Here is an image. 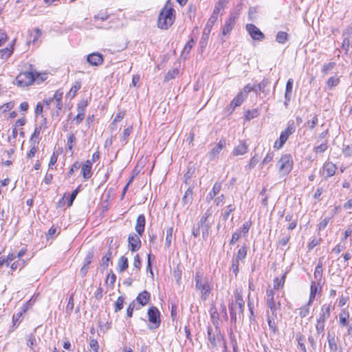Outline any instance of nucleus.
Listing matches in <instances>:
<instances>
[{
  "instance_id": "nucleus-57",
  "label": "nucleus",
  "mask_w": 352,
  "mask_h": 352,
  "mask_svg": "<svg viewBox=\"0 0 352 352\" xmlns=\"http://www.w3.org/2000/svg\"><path fill=\"white\" fill-rule=\"evenodd\" d=\"M94 258V250H89L88 253L87 254L85 260H84V264H87V265H89V264L91 263L92 259Z\"/></svg>"
},
{
  "instance_id": "nucleus-64",
  "label": "nucleus",
  "mask_w": 352,
  "mask_h": 352,
  "mask_svg": "<svg viewBox=\"0 0 352 352\" xmlns=\"http://www.w3.org/2000/svg\"><path fill=\"white\" fill-rule=\"evenodd\" d=\"M90 347L93 350L94 352H98L99 346L98 341L95 339H92L90 341Z\"/></svg>"
},
{
  "instance_id": "nucleus-3",
  "label": "nucleus",
  "mask_w": 352,
  "mask_h": 352,
  "mask_svg": "<svg viewBox=\"0 0 352 352\" xmlns=\"http://www.w3.org/2000/svg\"><path fill=\"white\" fill-rule=\"evenodd\" d=\"M203 274L197 272L195 275V287L201 293L200 297L201 300H206L209 297L211 290L212 289V284L206 278H202Z\"/></svg>"
},
{
  "instance_id": "nucleus-48",
  "label": "nucleus",
  "mask_w": 352,
  "mask_h": 352,
  "mask_svg": "<svg viewBox=\"0 0 352 352\" xmlns=\"http://www.w3.org/2000/svg\"><path fill=\"white\" fill-rule=\"evenodd\" d=\"M87 106L86 101H81L77 107L78 113L85 116V109Z\"/></svg>"
},
{
  "instance_id": "nucleus-35",
  "label": "nucleus",
  "mask_w": 352,
  "mask_h": 352,
  "mask_svg": "<svg viewBox=\"0 0 352 352\" xmlns=\"http://www.w3.org/2000/svg\"><path fill=\"white\" fill-rule=\"evenodd\" d=\"M173 228L172 227L168 228L166 230V247H170L173 238Z\"/></svg>"
},
{
  "instance_id": "nucleus-24",
  "label": "nucleus",
  "mask_w": 352,
  "mask_h": 352,
  "mask_svg": "<svg viewBox=\"0 0 352 352\" xmlns=\"http://www.w3.org/2000/svg\"><path fill=\"white\" fill-rule=\"evenodd\" d=\"M192 199H193L192 189L191 188H188L186 190V192L183 196L182 201L184 205L189 206L192 203Z\"/></svg>"
},
{
  "instance_id": "nucleus-10",
  "label": "nucleus",
  "mask_w": 352,
  "mask_h": 352,
  "mask_svg": "<svg viewBox=\"0 0 352 352\" xmlns=\"http://www.w3.org/2000/svg\"><path fill=\"white\" fill-rule=\"evenodd\" d=\"M230 320L232 323H236L237 319H241L243 316L244 305L237 304H230L229 306Z\"/></svg>"
},
{
  "instance_id": "nucleus-56",
  "label": "nucleus",
  "mask_w": 352,
  "mask_h": 352,
  "mask_svg": "<svg viewBox=\"0 0 352 352\" xmlns=\"http://www.w3.org/2000/svg\"><path fill=\"white\" fill-rule=\"evenodd\" d=\"M58 159L57 154L54 152L52 155H51L50 163H49V168L48 171H50L51 169H53V166L56 163Z\"/></svg>"
},
{
  "instance_id": "nucleus-58",
  "label": "nucleus",
  "mask_w": 352,
  "mask_h": 352,
  "mask_svg": "<svg viewBox=\"0 0 352 352\" xmlns=\"http://www.w3.org/2000/svg\"><path fill=\"white\" fill-rule=\"evenodd\" d=\"M322 265L319 263L318 264V265L316 267L315 272H314V276H315L316 279H317V280L320 279V278L322 277Z\"/></svg>"
},
{
  "instance_id": "nucleus-43",
  "label": "nucleus",
  "mask_w": 352,
  "mask_h": 352,
  "mask_svg": "<svg viewBox=\"0 0 352 352\" xmlns=\"http://www.w3.org/2000/svg\"><path fill=\"white\" fill-rule=\"evenodd\" d=\"M124 298L122 296H119L115 302V311L118 312L123 308Z\"/></svg>"
},
{
  "instance_id": "nucleus-18",
  "label": "nucleus",
  "mask_w": 352,
  "mask_h": 352,
  "mask_svg": "<svg viewBox=\"0 0 352 352\" xmlns=\"http://www.w3.org/2000/svg\"><path fill=\"white\" fill-rule=\"evenodd\" d=\"M225 140H221L211 150L209 153V157L210 160L214 159L222 151L223 148L225 146Z\"/></svg>"
},
{
  "instance_id": "nucleus-37",
  "label": "nucleus",
  "mask_w": 352,
  "mask_h": 352,
  "mask_svg": "<svg viewBox=\"0 0 352 352\" xmlns=\"http://www.w3.org/2000/svg\"><path fill=\"white\" fill-rule=\"evenodd\" d=\"M246 254H247V248L245 246H243L238 250L236 257L234 258L237 261H242L245 258Z\"/></svg>"
},
{
  "instance_id": "nucleus-11",
  "label": "nucleus",
  "mask_w": 352,
  "mask_h": 352,
  "mask_svg": "<svg viewBox=\"0 0 352 352\" xmlns=\"http://www.w3.org/2000/svg\"><path fill=\"white\" fill-rule=\"evenodd\" d=\"M245 29L253 40L263 41L265 38V34L254 24H247Z\"/></svg>"
},
{
  "instance_id": "nucleus-22",
  "label": "nucleus",
  "mask_w": 352,
  "mask_h": 352,
  "mask_svg": "<svg viewBox=\"0 0 352 352\" xmlns=\"http://www.w3.org/2000/svg\"><path fill=\"white\" fill-rule=\"evenodd\" d=\"M217 19H218L217 16H216L213 14H211L210 17L208 19V20L206 24V26L204 28V32H203V33H204V35H206V36L209 35V34L212 28V26L217 21Z\"/></svg>"
},
{
  "instance_id": "nucleus-5",
  "label": "nucleus",
  "mask_w": 352,
  "mask_h": 352,
  "mask_svg": "<svg viewBox=\"0 0 352 352\" xmlns=\"http://www.w3.org/2000/svg\"><path fill=\"white\" fill-rule=\"evenodd\" d=\"M38 76V74H34L32 72H21L16 77V84L21 87H28L32 85Z\"/></svg>"
},
{
  "instance_id": "nucleus-26",
  "label": "nucleus",
  "mask_w": 352,
  "mask_h": 352,
  "mask_svg": "<svg viewBox=\"0 0 352 352\" xmlns=\"http://www.w3.org/2000/svg\"><path fill=\"white\" fill-rule=\"evenodd\" d=\"M41 35V30L38 28H35L33 31L30 32L28 43H34Z\"/></svg>"
},
{
  "instance_id": "nucleus-19",
  "label": "nucleus",
  "mask_w": 352,
  "mask_h": 352,
  "mask_svg": "<svg viewBox=\"0 0 352 352\" xmlns=\"http://www.w3.org/2000/svg\"><path fill=\"white\" fill-rule=\"evenodd\" d=\"M151 298V295L148 292L144 290L140 292L136 297V301L142 306L146 305Z\"/></svg>"
},
{
  "instance_id": "nucleus-36",
  "label": "nucleus",
  "mask_w": 352,
  "mask_h": 352,
  "mask_svg": "<svg viewBox=\"0 0 352 352\" xmlns=\"http://www.w3.org/2000/svg\"><path fill=\"white\" fill-rule=\"evenodd\" d=\"M258 116L257 109L248 110L245 112V118L246 120H251Z\"/></svg>"
},
{
  "instance_id": "nucleus-25",
  "label": "nucleus",
  "mask_w": 352,
  "mask_h": 352,
  "mask_svg": "<svg viewBox=\"0 0 352 352\" xmlns=\"http://www.w3.org/2000/svg\"><path fill=\"white\" fill-rule=\"evenodd\" d=\"M349 314L344 308L339 314V322L342 326H347L349 324Z\"/></svg>"
},
{
  "instance_id": "nucleus-55",
  "label": "nucleus",
  "mask_w": 352,
  "mask_h": 352,
  "mask_svg": "<svg viewBox=\"0 0 352 352\" xmlns=\"http://www.w3.org/2000/svg\"><path fill=\"white\" fill-rule=\"evenodd\" d=\"M80 186H78L70 195L69 200L68 201V206H71L73 204L74 200L76 197L78 193L80 191Z\"/></svg>"
},
{
  "instance_id": "nucleus-42",
  "label": "nucleus",
  "mask_w": 352,
  "mask_h": 352,
  "mask_svg": "<svg viewBox=\"0 0 352 352\" xmlns=\"http://www.w3.org/2000/svg\"><path fill=\"white\" fill-rule=\"evenodd\" d=\"M36 344V337L34 334H30L27 338V345L32 349L34 350V346Z\"/></svg>"
},
{
  "instance_id": "nucleus-47",
  "label": "nucleus",
  "mask_w": 352,
  "mask_h": 352,
  "mask_svg": "<svg viewBox=\"0 0 352 352\" xmlns=\"http://www.w3.org/2000/svg\"><path fill=\"white\" fill-rule=\"evenodd\" d=\"M252 91H254L255 92L257 93V89H256V85L255 86H252L250 84H248L247 85H245L244 87L243 91H240V93L241 94H245V98H247L248 94L250 93Z\"/></svg>"
},
{
  "instance_id": "nucleus-41",
  "label": "nucleus",
  "mask_w": 352,
  "mask_h": 352,
  "mask_svg": "<svg viewBox=\"0 0 352 352\" xmlns=\"http://www.w3.org/2000/svg\"><path fill=\"white\" fill-rule=\"evenodd\" d=\"M76 138L74 133L69 134L67 140V146L69 150H72L76 144Z\"/></svg>"
},
{
  "instance_id": "nucleus-13",
  "label": "nucleus",
  "mask_w": 352,
  "mask_h": 352,
  "mask_svg": "<svg viewBox=\"0 0 352 352\" xmlns=\"http://www.w3.org/2000/svg\"><path fill=\"white\" fill-rule=\"evenodd\" d=\"M236 16L233 14H230L229 18L226 21L225 24L222 28V34L225 36L230 35L232 30L233 29Z\"/></svg>"
},
{
  "instance_id": "nucleus-30",
  "label": "nucleus",
  "mask_w": 352,
  "mask_h": 352,
  "mask_svg": "<svg viewBox=\"0 0 352 352\" xmlns=\"http://www.w3.org/2000/svg\"><path fill=\"white\" fill-rule=\"evenodd\" d=\"M286 274H287V273L285 272V274H283V276H281L280 278H279L278 277L274 278V289H278L280 288L283 287L285 281Z\"/></svg>"
},
{
  "instance_id": "nucleus-40",
  "label": "nucleus",
  "mask_w": 352,
  "mask_h": 352,
  "mask_svg": "<svg viewBox=\"0 0 352 352\" xmlns=\"http://www.w3.org/2000/svg\"><path fill=\"white\" fill-rule=\"evenodd\" d=\"M320 174L324 178H328L330 177V165L329 163L326 162L322 168L320 170Z\"/></svg>"
},
{
  "instance_id": "nucleus-16",
  "label": "nucleus",
  "mask_w": 352,
  "mask_h": 352,
  "mask_svg": "<svg viewBox=\"0 0 352 352\" xmlns=\"http://www.w3.org/2000/svg\"><path fill=\"white\" fill-rule=\"evenodd\" d=\"M145 217L144 214H140L138 215L137 219H136V224H135V231L137 233L142 236L144 231V227H145Z\"/></svg>"
},
{
  "instance_id": "nucleus-17",
  "label": "nucleus",
  "mask_w": 352,
  "mask_h": 352,
  "mask_svg": "<svg viewBox=\"0 0 352 352\" xmlns=\"http://www.w3.org/2000/svg\"><path fill=\"white\" fill-rule=\"evenodd\" d=\"M248 151V145L245 141H241L239 144L234 148L232 153L234 156L242 155L245 154Z\"/></svg>"
},
{
  "instance_id": "nucleus-4",
  "label": "nucleus",
  "mask_w": 352,
  "mask_h": 352,
  "mask_svg": "<svg viewBox=\"0 0 352 352\" xmlns=\"http://www.w3.org/2000/svg\"><path fill=\"white\" fill-rule=\"evenodd\" d=\"M293 159L291 155L285 154L281 156L277 162L279 173L281 176L288 175L293 168Z\"/></svg>"
},
{
  "instance_id": "nucleus-31",
  "label": "nucleus",
  "mask_w": 352,
  "mask_h": 352,
  "mask_svg": "<svg viewBox=\"0 0 352 352\" xmlns=\"http://www.w3.org/2000/svg\"><path fill=\"white\" fill-rule=\"evenodd\" d=\"M128 266L129 264L127 258L124 256H121L118 263V268L120 272L124 271L126 269H127Z\"/></svg>"
},
{
  "instance_id": "nucleus-27",
  "label": "nucleus",
  "mask_w": 352,
  "mask_h": 352,
  "mask_svg": "<svg viewBox=\"0 0 352 352\" xmlns=\"http://www.w3.org/2000/svg\"><path fill=\"white\" fill-rule=\"evenodd\" d=\"M111 18V15L107 13L106 10H100L97 14L94 16V22L98 21H104Z\"/></svg>"
},
{
  "instance_id": "nucleus-50",
  "label": "nucleus",
  "mask_w": 352,
  "mask_h": 352,
  "mask_svg": "<svg viewBox=\"0 0 352 352\" xmlns=\"http://www.w3.org/2000/svg\"><path fill=\"white\" fill-rule=\"evenodd\" d=\"M41 126H36L35 129H34V131L33 132V133L31 135V138H30V144H34V142L36 143V141L34 140L35 138H37L40 133H41Z\"/></svg>"
},
{
  "instance_id": "nucleus-29",
  "label": "nucleus",
  "mask_w": 352,
  "mask_h": 352,
  "mask_svg": "<svg viewBox=\"0 0 352 352\" xmlns=\"http://www.w3.org/2000/svg\"><path fill=\"white\" fill-rule=\"evenodd\" d=\"M289 35L283 31L278 32L276 36V41L280 44H285L288 41Z\"/></svg>"
},
{
  "instance_id": "nucleus-28",
  "label": "nucleus",
  "mask_w": 352,
  "mask_h": 352,
  "mask_svg": "<svg viewBox=\"0 0 352 352\" xmlns=\"http://www.w3.org/2000/svg\"><path fill=\"white\" fill-rule=\"evenodd\" d=\"M210 314L211 320H212V322L213 323V324L214 326H219V314L218 313L217 309L214 306H212L210 308Z\"/></svg>"
},
{
  "instance_id": "nucleus-38",
  "label": "nucleus",
  "mask_w": 352,
  "mask_h": 352,
  "mask_svg": "<svg viewBox=\"0 0 352 352\" xmlns=\"http://www.w3.org/2000/svg\"><path fill=\"white\" fill-rule=\"evenodd\" d=\"M12 53V47H6L4 49L0 50V58L2 59H7L10 56V55Z\"/></svg>"
},
{
  "instance_id": "nucleus-63",
  "label": "nucleus",
  "mask_w": 352,
  "mask_h": 352,
  "mask_svg": "<svg viewBox=\"0 0 352 352\" xmlns=\"http://www.w3.org/2000/svg\"><path fill=\"white\" fill-rule=\"evenodd\" d=\"M239 261H237L234 258L232 259L231 270H232L235 276H237L239 272Z\"/></svg>"
},
{
  "instance_id": "nucleus-7",
  "label": "nucleus",
  "mask_w": 352,
  "mask_h": 352,
  "mask_svg": "<svg viewBox=\"0 0 352 352\" xmlns=\"http://www.w3.org/2000/svg\"><path fill=\"white\" fill-rule=\"evenodd\" d=\"M296 126L294 122H289L287 128L284 131H282L279 138L278 142H275L274 146L280 148L287 140L289 136L294 133Z\"/></svg>"
},
{
  "instance_id": "nucleus-14",
  "label": "nucleus",
  "mask_w": 352,
  "mask_h": 352,
  "mask_svg": "<svg viewBox=\"0 0 352 352\" xmlns=\"http://www.w3.org/2000/svg\"><path fill=\"white\" fill-rule=\"evenodd\" d=\"M87 60L92 66H98L103 63L104 59L101 54L94 52L87 56Z\"/></svg>"
},
{
  "instance_id": "nucleus-60",
  "label": "nucleus",
  "mask_w": 352,
  "mask_h": 352,
  "mask_svg": "<svg viewBox=\"0 0 352 352\" xmlns=\"http://www.w3.org/2000/svg\"><path fill=\"white\" fill-rule=\"evenodd\" d=\"M133 267L136 269V271H139L141 267V261L140 258L138 254H136L134 257L133 263Z\"/></svg>"
},
{
  "instance_id": "nucleus-8",
  "label": "nucleus",
  "mask_w": 352,
  "mask_h": 352,
  "mask_svg": "<svg viewBox=\"0 0 352 352\" xmlns=\"http://www.w3.org/2000/svg\"><path fill=\"white\" fill-rule=\"evenodd\" d=\"M322 313L317 319L316 329L318 332L323 333L324 329V320L330 316V305H324L322 307Z\"/></svg>"
},
{
  "instance_id": "nucleus-44",
  "label": "nucleus",
  "mask_w": 352,
  "mask_h": 352,
  "mask_svg": "<svg viewBox=\"0 0 352 352\" xmlns=\"http://www.w3.org/2000/svg\"><path fill=\"white\" fill-rule=\"evenodd\" d=\"M131 132H132V126H129L124 130L122 138H121V141L122 142V143L124 144H125L127 142L126 139L131 135Z\"/></svg>"
},
{
  "instance_id": "nucleus-62",
  "label": "nucleus",
  "mask_w": 352,
  "mask_h": 352,
  "mask_svg": "<svg viewBox=\"0 0 352 352\" xmlns=\"http://www.w3.org/2000/svg\"><path fill=\"white\" fill-rule=\"evenodd\" d=\"M202 227V236L206 240L208 237L209 234V228L210 227V225H200Z\"/></svg>"
},
{
  "instance_id": "nucleus-61",
  "label": "nucleus",
  "mask_w": 352,
  "mask_h": 352,
  "mask_svg": "<svg viewBox=\"0 0 352 352\" xmlns=\"http://www.w3.org/2000/svg\"><path fill=\"white\" fill-rule=\"evenodd\" d=\"M235 301L232 302L231 304H237L240 305H244V301L243 300L242 295L240 293H236L235 294Z\"/></svg>"
},
{
  "instance_id": "nucleus-9",
  "label": "nucleus",
  "mask_w": 352,
  "mask_h": 352,
  "mask_svg": "<svg viewBox=\"0 0 352 352\" xmlns=\"http://www.w3.org/2000/svg\"><path fill=\"white\" fill-rule=\"evenodd\" d=\"M148 321L153 324V326L149 327L150 329L159 327L161 323L160 313L157 307L153 306L148 309Z\"/></svg>"
},
{
  "instance_id": "nucleus-59",
  "label": "nucleus",
  "mask_w": 352,
  "mask_h": 352,
  "mask_svg": "<svg viewBox=\"0 0 352 352\" xmlns=\"http://www.w3.org/2000/svg\"><path fill=\"white\" fill-rule=\"evenodd\" d=\"M309 305H306L300 309L299 314L302 318H305L308 316L309 313Z\"/></svg>"
},
{
  "instance_id": "nucleus-6",
  "label": "nucleus",
  "mask_w": 352,
  "mask_h": 352,
  "mask_svg": "<svg viewBox=\"0 0 352 352\" xmlns=\"http://www.w3.org/2000/svg\"><path fill=\"white\" fill-rule=\"evenodd\" d=\"M207 337L212 347H217L218 342L223 340V335L219 326H214V329L208 326L207 327Z\"/></svg>"
},
{
  "instance_id": "nucleus-21",
  "label": "nucleus",
  "mask_w": 352,
  "mask_h": 352,
  "mask_svg": "<svg viewBox=\"0 0 352 352\" xmlns=\"http://www.w3.org/2000/svg\"><path fill=\"white\" fill-rule=\"evenodd\" d=\"M245 94H241L240 92L234 97L230 103V107L232 111L236 107L240 106L245 99Z\"/></svg>"
},
{
  "instance_id": "nucleus-51",
  "label": "nucleus",
  "mask_w": 352,
  "mask_h": 352,
  "mask_svg": "<svg viewBox=\"0 0 352 352\" xmlns=\"http://www.w3.org/2000/svg\"><path fill=\"white\" fill-rule=\"evenodd\" d=\"M177 74L178 71L176 69L169 70L164 76V81L167 82L171 79L175 78Z\"/></svg>"
},
{
  "instance_id": "nucleus-52",
  "label": "nucleus",
  "mask_w": 352,
  "mask_h": 352,
  "mask_svg": "<svg viewBox=\"0 0 352 352\" xmlns=\"http://www.w3.org/2000/svg\"><path fill=\"white\" fill-rule=\"evenodd\" d=\"M270 80L268 79H263L260 83L256 85L257 89V92L261 91H264L265 88L268 86L270 84Z\"/></svg>"
},
{
  "instance_id": "nucleus-23",
  "label": "nucleus",
  "mask_w": 352,
  "mask_h": 352,
  "mask_svg": "<svg viewBox=\"0 0 352 352\" xmlns=\"http://www.w3.org/2000/svg\"><path fill=\"white\" fill-rule=\"evenodd\" d=\"M25 311V309L23 308L22 311L14 314L12 316V326L10 327V329L9 330V332L13 331L19 325L20 323L19 319L22 316L23 313Z\"/></svg>"
},
{
  "instance_id": "nucleus-32",
  "label": "nucleus",
  "mask_w": 352,
  "mask_h": 352,
  "mask_svg": "<svg viewBox=\"0 0 352 352\" xmlns=\"http://www.w3.org/2000/svg\"><path fill=\"white\" fill-rule=\"evenodd\" d=\"M296 340L298 342V347L300 348V349L302 352H307L306 347H305V342H306L305 337L300 334H297L296 335Z\"/></svg>"
},
{
  "instance_id": "nucleus-54",
  "label": "nucleus",
  "mask_w": 352,
  "mask_h": 352,
  "mask_svg": "<svg viewBox=\"0 0 352 352\" xmlns=\"http://www.w3.org/2000/svg\"><path fill=\"white\" fill-rule=\"evenodd\" d=\"M81 166V164L78 162H75L71 166L68 171V177H70L75 171L78 170Z\"/></svg>"
},
{
  "instance_id": "nucleus-15",
  "label": "nucleus",
  "mask_w": 352,
  "mask_h": 352,
  "mask_svg": "<svg viewBox=\"0 0 352 352\" xmlns=\"http://www.w3.org/2000/svg\"><path fill=\"white\" fill-rule=\"evenodd\" d=\"M92 162L91 160H87L82 166L81 173L85 179H89L92 175L91 171Z\"/></svg>"
},
{
  "instance_id": "nucleus-1",
  "label": "nucleus",
  "mask_w": 352,
  "mask_h": 352,
  "mask_svg": "<svg viewBox=\"0 0 352 352\" xmlns=\"http://www.w3.org/2000/svg\"><path fill=\"white\" fill-rule=\"evenodd\" d=\"M266 302L269 310L267 311V320L270 329L274 334L278 332L276 326L278 320V311L280 309V302L274 300V292L272 289H267Z\"/></svg>"
},
{
  "instance_id": "nucleus-12",
  "label": "nucleus",
  "mask_w": 352,
  "mask_h": 352,
  "mask_svg": "<svg viewBox=\"0 0 352 352\" xmlns=\"http://www.w3.org/2000/svg\"><path fill=\"white\" fill-rule=\"evenodd\" d=\"M140 236L138 234L131 233L129 235L128 243L129 249L131 252L138 251L141 247Z\"/></svg>"
},
{
  "instance_id": "nucleus-39",
  "label": "nucleus",
  "mask_w": 352,
  "mask_h": 352,
  "mask_svg": "<svg viewBox=\"0 0 352 352\" xmlns=\"http://www.w3.org/2000/svg\"><path fill=\"white\" fill-rule=\"evenodd\" d=\"M310 117L305 125L309 129H313L318 123V118L316 115H311Z\"/></svg>"
},
{
  "instance_id": "nucleus-46",
  "label": "nucleus",
  "mask_w": 352,
  "mask_h": 352,
  "mask_svg": "<svg viewBox=\"0 0 352 352\" xmlns=\"http://www.w3.org/2000/svg\"><path fill=\"white\" fill-rule=\"evenodd\" d=\"M226 6V5L221 2H219V1H217V3H216L215 5V7L213 10V12L212 13V14L218 17V15H219V13L220 12L221 10L223 9L224 7Z\"/></svg>"
},
{
  "instance_id": "nucleus-53",
  "label": "nucleus",
  "mask_w": 352,
  "mask_h": 352,
  "mask_svg": "<svg viewBox=\"0 0 352 352\" xmlns=\"http://www.w3.org/2000/svg\"><path fill=\"white\" fill-rule=\"evenodd\" d=\"M195 41L193 38H191L188 42L185 45L183 50V54L186 53L188 54L193 45H195Z\"/></svg>"
},
{
  "instance_id": "nucleus-49",
  "label": "nucleus",
  "mask_w": 352,
  "mask_h": 352,
  "mask_svg": "<svg viewBox=\"0 0 352 352\" xmlns=\"http://www.w3.org/2000/svg\"><path fill=\"white\" fill-rule=\"evenodd\" d=\"M235 206L233 204H230L226 206V210L223 215V219L226 221L231 212L235 210Z\"/></svg>"
},
{
  "instance_id": "nucleus-34",
  "label": "nucleus",
  "mask_w": 352,
  "mask_h": 352,
  "mask_svg": "<svg viewBox=\"0 0 352 352\" xmlns=\"http://www.w3.org/2000/svg\"><path fill=\"white\" fill-rule=\"evenodd\" d=\"M212 214V210L211 208H208L204 214L201 216L200 221H199V225H209V223H207V219L210 217H211Z\"/></svg>"
},
{
  "instance_id": "nucleus-45",
  "label": "nucleus",
  "mask_w": 352,
  "mask_h": 352,
  "mask_svg": "<svg viewBox=\"0 0 352 352\" xmlns=\"http://www.w3.org/2000/svg\"><path fill=\"white\" fill-rule=\"evenodd\" d=\"M38 151V146L35 145V142L34 144H31V148L30 151L27 153L26 157L28 159H32L34 157L36 153Z\"/></svg>"
},
{
  "instance_id": "nucleus-33",
  "label": "nucleus",
  "mask_w": 352,
  "mask_h": 352,
  "mask_svg": "<svg viewBox=\"0 0 352 352\" xmlns=\"http://www.w3.org/2000/svg\"><path fill=\"white\" fill-rule=\"evenodd\" d=\"M112 252L109 250L108 252L105 254V255L103 256L102 258V266L104 269L107 268L109 265V262L112 258Z\"/></svg>"
},
{
  "instance_id": "nucleus-2",
  "label": "nucleus",
  "mask_w": 352,
  "mask_h": 352,
  "mask_svg": "<svg viewBox=\"0 0 352 352\" xmlns=\"http://www.w3.org/2000/svg\"><path fill=\"white\" fill-rule=\"evenodd\" d=\"M174 12V9L170 5L169 1H168L160 12L157 21L158 28L167 30L171 26L175 20Z\"/></svg>"
},
{
  "instance_id": "nucleus-20",
  "label": "nucleus",
  "mask_w": 352,
  "mask_h": 352,
  "mask_svg": "<svg viewBox=\"0 0 352 352\" xmlns=\"http://www.w3.org/2000/svg\"><path fill=\"white\" fill-rule=\"evenodd\" d=\"M221 189V184L219 182H215L212 190L206 196V201L208 202H210L211 200H212L214 198V197L219 192Z\"/></svg>"
}]
</instances>
